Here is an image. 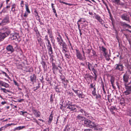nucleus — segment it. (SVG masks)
<instances>
[{
  "mask_svg": "<svg viewBox=\"0 0 131 131\" xmlns=\"http://www.w3.org/2000/svg\"><path fill=\"white\" fill-rule=\"evenodd\" d=\"M88 68L90 70H91L90 67H91V68H92V64L88 62Z\"/></svg>",
  "mask_w": 131,
  "mask_h": 131,
  "instance_id": "41",
  "label": "nucleus"
},
{
  "mask_svg": "<svg viewBox=\"0 0 131 131\" xmlns=\"http://www.w3.org/2000/svg\"><path fill=\"white\" fill-rule=\"evenodd\" d=\"M63 52L64 54V56L66 57V59H70L71 56L69 51L67 50L66 52Z\"/></svg>",
  "mask_w": 131,
  "mask_h": 131,
  "instance_id": "16",
  "label": "nucleus"
},
{
  "mask_svg": "<svg viewBox=\"0 0 131 131\" xmlns=\"http://www.w3.org/2000/svg\"><path fill=\"white\" fill-rule=\"evenodd\" d=\"M13 82H14V83L15 84V85L17 86H19V85L18 83L15 80H13Z\"/></svg>",
  "mask_w": 131,
  "mask_h": 131,
  "instance_id": "48",
  "label": "nucleus"
},
{
  "mask_svg": "<svg viewBox=\"0 0 131 131\" xmlns=\"http://www.w3.org/2000/svg\"><path fill=\"white\" fill-rule=\"evenodd\" d=\"M51 63L52 66V69L53 71V73H54V70L55 69L57 70L58 69V67L56 66L55 63H54L53 62H51Z\"/></svg>",
  "mask_w": 131,
  "mask_h": 131,
  "instance_id": "18",
  "label": "nucleus"
},
{
  "mask_svg": "<svg viewBox=\"0 0 131 131\" xmlns=\"http://www.w3.org/2000/svg\"><path fill=\"white\" fill-rule=\"evenodd\" d=\"M53 118V116L52 115H50L49 117V120L48 121V122L49 123H50L52 119Z\"/></svg>",
  "mask_w": 131,
  "mask_h": 131,
  "instance_id": "36",
  "label": "nucleus"
},
{
  "mask_svg": "<svg viewBox=\"0 0 131 131\" xmlns=\"http://www.w3.org/2000/svg\"><path fill=\"white\" fill-rule=\"evenodd\" d=\"M18 35L16 34H14L11 37V39L12 40H15L17 38V36Z\"/></svg>",
  "mask_w": 131,
  "mask_h": 131,
  "instance_id": "26",
  "label": "nucleus"
},
{
  "mask_svg": "<svg viewBox=\"0 0 131 131\" xmlns=\"http://www.w3.org/2000/svg\"><path fill=\"white\" fill-rule=\"evenodd\" d=\"M94 17L95 19H96L102 25H103L104 23V21L101 18V16L98 14H97L95 13H94Z\"/></svg>",
  "mask_w": 131,
  "mask_h": 131,
  "instance_id": "7",
  "label": "nucleus"
},
{
  "mask_svg": "<svg viewBox=\"0 0 131 131\" xmlns=\"http://www.w3.org/2000/svg\"><path fill=\"white\" fill-rule=\"evenodd\" d=\"M90 88H95V85H93V84L92 83L90 85Z\"/></svg>",
  "mask_w": 131,
  "mask_h": 131,
  "instance_id": "45",
  "label": "nucleus"
},
{
  "mask_svg": "<svg viewBox=\"0 0 131 131\" xmlns=\"http://www.w3.org/2000/svg\"><path fill=\"white\" fill-rule=\"evenodd\" d=\"M39 86L35 87L34 88V91H35L36 90H37L39 88Z\"/></svg>",
  "mask_w": 131,
  "mask_h": 131,
  "instance_id": "51",
  "label": "nucleus"
},
{
  "mask_svg": "<svg viewBox=\"0 0 131 131\" xmlns=\"http://www.w3.org/2000/svg\"><path fill=\"white\" fill-rule=\"evenodd\" d=\"M103 55L106 58V60L107 61H109L111 59L110 58V56L108 54L107 52H106V53H103Z\"/></svg>",
  "mask_w": 131,
  "mask_h": 131,
  "instance_id": "17",
  "label": "nucleus"
},
{
  "mask_svg": "<svg viewBox=\"0 0 131 131\" xmlns=\"http://www.w3.org/2000/svg\"><path fill=\"white\" fill-rule=\"evenodd\" d=\"M94 126L93 127V128L94 130H102V128L100 126L96 125V124H94Z\"/></svg>",
  "mask_w": 131,
  "mask_h": 131,
  "instance_id": "15",
  "label": "nucleus"
},
{
  "mask_svg": "<svg viewBox=\"0 0 131 131\" xmlns=\"http://www.w3.org/2000/svg\"><path fill=\"white\" fill-rule=\"evenodd\" d=\"M115 81V78H114L113 77H112L111 78V79H110V81L111 82V84L112 85V86L113 87V88L114 89H115L116 88L115 86H114V82Z\"/></svg>",
  "mask_w": 131,
  "mask_h": 131,
  "instance_id": "19",
  "label": "nucleus"
},
{
  "mask_svg": "<svg viewBox=\"0 0 131 131\" xmlns=\"http://www.w3.org/2000/svg\"><path fill=\"white\" fill-rule=\"evenodd\" d=\"M94 66L93 67H92V70L93 72H95L96 71H97L94 68Z\"/></svg>",
  "mask_w": 131,
  "mask_h": 131,
  "instance_id": "53",
  "label": "nucleus"
},
{
  "mask_svg": "<svg viewBox=\"0 0 131 131\" xmlns=\"http://www.w3.org/2000/svg\"><path fill=\"white\" fill-rule=\"evenodd\" d=\"M31 81L32 82H33L35 81L36 79V77L34 74L31 76L30 77Z\"/></svg>",
  "mask_w": 131,
  "mask_h": 131,
  "instance_id": "21",
  "label": "nucleus"
},
{
  "mask_svg": "<svg viewBox=\"0 0 131 131\" xmlns=\"http://www.w3.org/2000/svg\"><path fill=\"white\" fill-rule=\"evenodd\" d=\"M58 1L61 3H63L66 4V3L62 1V0H58Z\"/></svg>",
  "mask_w": 131,
  "mask_h": 131,
  "instance_id": "60",
  "label": "nucleus"
},
{
  "mask_svg": "<svg viewBox=\"0 0 131 131\" xmlns=\"http://www.w3.org/2000/svg\"><path fill=\"white\" fill-rule=\"evenodd\" d=\"M53 95L52 94H51L50 95V102L51 103H52L53 102Z\"/></svg>",
  "mask_w": 131,
  "mask_h": 131,
  "instance_id": "42",
  "label": "nucleus"
},
{
  "mask_svg": "<svg viewBox=\"0 0 131 131\" xmlns=\"http://www.w3.org/2000/svg\"><path fill=\"white\" fill-rule=\"evenodd\" d=\"M96 98L98 100H100L101 98V96L100 94L97 95L96 94Z\"/></svg>",
  "mask_w": 131,
  "mask_h": 131,
  "instance_id": "39",
  "label": "nucleus"
},
{
  "mask_svg": "<svg viewBox=\"0 0 131 131\" xmlns=\"http://www.w3.org/2000/svg\"><path fill=\"white\" fill-rule=\"evenodd\" d=\"M77 118L81 121H83L84 119L85 118L81 115H78L77 117Z\"/></svg>",
  "mask_w": 131,
  "mask_h": 131,
  "instance_id": "30",
  "label": "nucleus"
},
{
  "mask_svg": "<svg viewBox=\"0 0 131 131\" xmlns=\"http://www.w3.org/2000/svg\"><path fill=\"white\" fill-rule=\"evenodd\" d=\"M36 36H39L40 35V34L39 33V31H38L37 29V31H36Z\"/></svg>",
  "mask_w": 131,
  "mask_h": 131,
  "instance_id": "54",
  "label": "nucleus"
},
{
  "mask_svg": "<svg viewBox=\"0 0 131 131\" xmlns=\"http://www.w3.org/2000/svg\"><path fill=\"white\" fill-rule=\"evenodd\" d=\"M25 127L24 126H19L15 128L14 129V131H15L16 130H20L21 129Z\"/></svg>",
  "mask_w": 131,
  "mask_h": 131,
  "instance_id": "25",
  "label": "nucleus"
},
{
  "mask_svg": "<svg viewBox=\"0 0 131 131\" xmlns=\"http://www.w3.org/2000/svg\"><path fill=\"white\" fill-rule=\"evenodd\" d=\"M41 63L42 65V67L43 68H44L46 67V63L45 62L43 61V59L42 60L41 62Z\"/></svg>",
  "mask_w": 131,
  "mask_h": 131,
  "instance_id": "34",
  "label": "nucleus"
},
{
  "mask_svg": "<svg viewBox=\"0 0 131 131\" xmlns=\"http://www.w3.org/2000/svg\"><path fill=\"white\" fill-rule=\"evenodd\" d=\"M112 3L117 5H124V4L121 2L120 0H113L112 1Z\"/></svg>",
  "mask_w": 131,
  "mask_h": 131,
  "instance_id": "13",
  "label": "nucleus"
},
{
  "mask_svg": "<svg viewBox=\"0 0 131 131\" xmlns=\"http://www.w3.org/2000/svg\"><path fill=\"white\" fill-rule=\"evenodd\" d=\"M129 78V75L127 73H125L124 75L123 79L124 82V84L127 83L128 82Z\"/></svg>",
  "mask_w": 131,
  "mask_h": 131,
  "instance_id": "10",
  "label": "nucleus"
},
{
  "mask_svg": "<svg viewBox=\"0 0 131 131\" xmlns=\"http://www.w3.org/2000/svg\"><path fill=\"white\" fill-rule=\"evenodd\" d=\"M85 50H86V49L85 48ZM86 50H87V51L86 52V53L88 54H89L91 52V49L90 48H89V49H87Z\"/></svg>",
  "mask_w": 131,
  "mask_h": 131,
  "instance_id": "43",
  "label": "nucleus"
},
{
  "mask_svg": "<svg viewBox=\"0 0 131 131\" xmlns=\"http://www.w3.org/2000/svg\"><path fill=\"white\" fill-rule=\"evenodd\" d=\"M25 6L26 12H27L28 13H30V12L29 10V7L27 4H25Z\"/></svg>",
  "mask_w": 131,
  "mask_h": 131,
  "instance_id": "29",
  "label": "nucleus"
},
{
  "mask_svg": "<svg viewBox=\"0 0 131 131\" xmlns=\"http://www.w3.org/2000/svg\"><path fill=\"white\" fill-rule=\"evenodd\" d=\"M47 33L48 34H50L52 33V32L51 30L49 29H47Z\"/></svg>",
  "mask_w": 131,
  "mask_h": 131,
  "instance_id": "57",
  "label": "nucleus"
},
{
  "mask_svg": "<svg viewBox=\"0 0 131 131\" xmlns=\"http://www.w3.org/2000/svg\"><path fill=\"white\" fill-rule=\"evenodd\" d=\"M77 96L79 98L83 99L84 98V96L82 92H81L77 94Z\"/></svg>",
  "mask_w": 131,
  "mask_h": 131,
  "instance_id": "24",
  "label": "nucleus"
},
{
  "mask_svg": "<svg viewBox=\"0 0 131 131\" xmlns=\"http://www.w3.org/2000/svg\"><path fill=\"white\" fill-rule=\"evenodd\" d=\"M15 124L13 123H11L10 124H6L5 126H4V129H5L7 127L11 126L12 125H14Z\"/></svg>",
  "mask_w": 131,
  "mask_h": 131,
  "instance_id": "37",
  "label": "nucleus"
},
{
  "mask_svg": "<svg viewBox=\"0 0 131 131\" xmlns=\"http://www.w3.org/2000/svg\"><path fill=\"white\" fill-rule=\"evenodd\" d=\"M130 82L128 83L124 84L126 90L124 93L126 95H128L131 93V85H130Z\"/></svg>",
  "mask_w": 131,
  "mask_h": 131,
  "instance_id": "3",
  "label": "nucleus"
},
{
  "mask_svg": "<svg viewBox=\"0 0 131 131\" xmlns=\"http://www.w3.org/2000/svg\"><path fill=\"white\" fill-rule=\"evenodd\" d=\"M103 3L105 5L106 7L107 8V10H108V6L107 4L104 1H103Z\"/></svg>",
  "mask_w": 131,
  "mask_h": 131,
  "instance_id": "49",
  "label": "nucleus"
},
{
  "mask_svg": "<svg viewBox=\"0 0 131 131\" xmlns=\"http://www.w3.org/2000/svg\"><path fill=\"white\" fill-rule=\"evenodd\" d=\"M34 12L35 13V17H36V19L37 20H39L40 18L38 15V12L36 10H35L34 11Z\"/></svg>",
  "mask_w": 131,
  "mask_h": 131,
  "instance_id": "23",
  "label": "nucleus"
},
{
  "mask_svg": "<svg viewBox=\"0 0 131 131\" xmlns=\"http://www.w3.org/2000/svg\"><path fill=\"white\" fill-rule=\"evenodd\" d=\"M73 91L76 93L77 94H77H78L79 93H78V91H79V90H74V89H72Z\"/></svg>",
  "mask_w": 131,
  "mask_h": 131,
  "instance_id": "58",
  "label": "nucleus"
},
{
  "mask_svg": "<svg viewBox=\"0 0 131 131\" xmlns=\"http://www.w3.org/2000/svg\"><path fill=\"white\" fill-rule=\"evenodd\" d=\"M121 25L122 26L125 27H128V28H130L131 27L129 25L126 23L125 22H122L121 23Z\"/></svg>",
  "mask_w": 131,
  "mask_h": 131,
  "instance_id": "22",
  "label": "nucleus"
},
{
  "mask_svg": "<svg viewBox=\"0 0 131 131\" xmlns=\"http://www.w3.org/2000/svg\"><path fill=\"white\" fill-rule=\"evenodd\" d=\"M61 46V47L62 49V52H67V45L65 42H64L62 44Z\"/></svg>",
  "mask_w": 131,
  "mask_h": 131,
  "instance_id": "12",
  "label": "nucleus"
},
{
  "mask_svg": "<svg viewBox=\"0 0 131 131\" xmlns=\"http://www.w3.org/2000/svg\"><path fill=\"white\" fill-rule=\"evenodd\" d=\"M93 89V90H92V93L93 95L95 96L96 95V88H94Z\"/></svg>",
  "mask_w": 131,
  "mask_h": 131,
  "instance_id": "32",
  "label": "nucleus"
},
{
  "mask_svg": "<svg viewBox=\"0 0 131 131\" xmlns=\"http://www.w3.org/2000/svg\"><path fill=\"white\" fill-rule=\"evenodd\" d=\"M128 112L129 113V114H131V108H129L128 110Z\"/></svg>",
  "mask_w": 131,
  "mask_h": 131,
  "instance_id": "61",
  "label": "nucleus"
},
{
  "mask_svg": "<svg viewBox=\"0 0 131 131\" xmlns=\"http://www.w3.org/2000/svg\"><path fill=\"white\" fill-rule=\"evenodd\" d=\"M24 2L23 1H21V2L20 3V6L21 7H23L24 6Z\"/></svg>",
  "mask_w": 131,
  "mask_h": 131,
  "instance_id": "44",
  "label": "nucleus"
},
{
  "mask_svg": "<svg viewBox=\"0 0 131 131\" xmlns=\"http://www.w3.org/2000/svg\"><path fill=\"white\" fill-rule=\"evenodd\" d=\"M57 41L58 42H60V41L61 40V39L59 37H57Z\"/></svg>",
  "mask_w": 131,
  "mask_h": 131,
  "instance_id": "64",
  "label": "nucleus"
},
{
  "mask_svg": "<svg viewBox=\"0 0 131 131\" xmlns=\"http://www.w3.org/2000/svg\"><path fill=\"white\" fill-rule=\"evenodd\" d=\"M103 3L105 5L106 7L107 8V10H108V6L107 4L104 1H103Z\"/></svg>",
  "mask_w": 131,
  "mask_h": 131,
  "instance_id": "50",
  "label": "nucleus"
},
{
  "mask_svg": "<svg viewBox=\"0 0 131 131\" xmlns=\"http://www.w3.org/2000/svg\"><path fill=\"white\" fill-rule=\"evenodd\" d=\"M47 41V43H46L47 46L49 45H51L50 42L49 40H48V41Z\"/></svg>",
  "mask_w": 131,
  "mask_h": 131,
  "instance_id": "63",
  "label": "nucleus"
},
{
  "mask_svg": "<svg viewBox=\"0 0 131 131\" xmlns=\"http://www.w3.org/2000/svg\"><path fill=\"white\" fill-rule=\"evenodd\" d=\"M84 123L86 126L89 127L90 128H93V127L95 126L94 125H95L94 122L88 119L84 120Z\"/></svg>",
  "mask_w": 131,
  "mask_h": 131,
  "instance_id": "4",
  "label": "nucleus"
},
{
  "mask_svg": "<svg viewBox=\"0 0 131 131\" xmlns=\"http://www.w3.org/2000/svg\"><path fill=\"white\" fill-rule=\"evenodd\" d=\"M37 40L40 46H41L42 45L41 39L40 38L38 37L37 38Z\"/></svg>",
  "mask_w": 131,
  "mask_h": 131,
  "instance_id": "31",
  "label": "nucleus"
},
{
  "mask_svg": "<svg viewBox=\"0 0 131 131\" xmlns=\"http://www.w3.org/2000/svg\"><path fill=\"white\" fill-rule=\"evenodd\" d=\"M121 17L123 20L130 21L128 16L127 13H124L121 16Z\"/></svg>",
  "mask_w": 131,
  "mask_h": 131,
  "instance_id": "11",
  "label": "nucleus"
},
{
  "mask_svg": "<svg viewBox=\"0 0 131 131\" xmlns=\"http://www.w3.org/2000/svg\"><path fill=\"white\" fill-rule=\"evenodd\" d=\"M6 49L7 52H9V53H13L15 51V50L13 48V46L10 45H8L6 47Z\"/></svg>",
  "mask_w": 131,
  "mask_h": 131,
  "instance_id": "6",
  "label": "nucleus"
},
{
  "mask_svg": "<svg viewBox=\"0 0 131 131\" xmlns=\"http://www.w3.org/2000/svg\"><path fill=\"white\" fill-rule=\"evenodd\" d=\"M0 85L6 88H8L9 86L8 84L1 81H0Z\"/></svg>",
  "mask_w": 131,
  "mask_h": 131,
  "instance_id": "14",
  "label": "nucleus"
},
{
  "mask_svg": "<svg viewBox=\"0 0 131 131\" xmlns=\"http://www.w3.org/2000/svg\"><path fill=\"white\" fill-rule=\"evenodd\" d=\"M115 69L120 71H122L124 70V66L122 64H116L115 65Z\"/></svg>",
  "mask_w": 131,
  "mask_h": 131,
  "instance_id": "8",
  "label": "nucleus"
},
{
  "mask_svg": "<svg viewBox=\"0 0 131 131\" xmlns=\"http://www.w3.org/2000/svg\"><path fill=\"white\" fill-rule=\"evenodd\" d=\"M64 42V41L63 39H62V40H61L60 41V42H58V44H59L60 46H61L62 44Z\"/></svg>",
  "mask_w": 131,
  "mask_h": 131,
  "instance_id": "46",
  "label": "nucleus"
},
{
  "mask_svg": "<svg viewBox=\"0 0 131 131\" xmlns=\"http://www.w3.org/2000/svg\"><path fill=\"white\" fill-rule=\"evenodd\" d=\"M82 53L83 54V56H84V58H83L84 59V60H85L86 59V58L85 57V52L83 50H82Z\"/></svg>",
  "mask_w": 131,
  "mask_h": 131,
  "instance_id": "56",
  "label": "nucleus"
},
{
  "mask_svg": "<svg viewBox=\"0 0 131 131\" xmlns=\"http://www.w3.org/2000/svg\"><path fill=\"white\" fill-rule=\"evenodd\" d=\"M32 112L34 115H39L40 112L34 109H32Z\"/></svg>",
  "mask_w": 131,
  "mask_h": 131,
  "instance_id": "27",
  "label": "nucleus"
},
{
  "mask_svg": "<svg viewBox=\"0 0 131 131\" xmlns=\"http://www.w3.org/2000/svg\"><path fill=\"white\" fill-rule=\"evenodd\" d=\"M47 46V49H48V50L52 48L51 45H48V46Z\"/></svg>",
  "mask_w": 131,
  "mask_h": 131,
  "instance_id": "62",
  "label": "nucleus"
},
{
  "mask_svg": "<svg viewBox=\"0 0 131 131\" xmlns=\"http://www.w3.org/2000/svg\"><path fill=\"white\" fill-rule=\"evenodd\" d=\"M84 18H81L78 21V22H80L81 21H83L84 22Z\"/></svg>",
  "mask_w": 131,
  "mask_h": 131,
  "instance_id": "52",
  "label": "nucleus"
},
{
  "mask_svg": "<svg viewBox=\"0 0 131 131\" xmlns=\"http://www.w3.org/2000/svg\"><path fill=\"white\" fill-rule=\"evenodd\" d=\"M66 107L70 110L74 111L75 112L77 111L75 107H79L78 106L75 105H72V103L69 101L66 104Z\"/></svg>",
  "mask_w": 131,
  "mask_h": 131,
  "instance_id": "2",
  "label": "nucleus"
},
{
  "mask_svg": "<svg viewBox=\"0 0 131 131\" xmlns=\"http://www.w3.org/2000/svg\"><path fill=\"white\" fill-rule=\"evenodd\" d=\"M48 53L49 56L53 54V50L52 48L48 50Z\"/></svg>",
  "mask_w": 131,
  "mask_h": 131,
  "instance_id": "35",
  "label": "nucleus"
},
{
  "mask_svg": "<svg viewBox=\"0 0 131 131\" xmlns=\"http://www.w3.org/2000/svg\"><path fill=\"white\" fill-rule=\"evenodd\" d=\"M16 5L15 3L13 4L11 6L12 8L11 9V11L13 13H15V8H16Z\"/></svg>",
  "mask_w": 131,
  "mask_h": 131,
  "instance_id": "20",
  "label": "nucleus"
},
{
  "mask_svg": "<svg viewBox=\"0 0 131 131\" xmlns=\"http://www.w3.org/2000/svg\"><path fill=\"white\" fill-rule=\"evenodd\" d=\"M45 39L46 41L49 40L48 38L47 35H46L45 37Z\"/></svg>",
  "mask_w": 131,
  "mask_h": 131,
  "instance_id": "59",
  "label": "nucleus"
},
{
  "mask_svg": "<svg viewBox=\"0 0 131 131\" xmlns=\"http://www.w3.org/2000/svg\"><path fill=\"white\" fill-rule=\"evenodd\" d=\"M51 6L53 10V12L55 11H56V10L55 9V6L54 5V4L52 3L51 4Z\"/></svg>",
  "mask_w": 131,
  "mask_h": 131,
  "instance_id": "38",
  "label": "nucleus"
},
{
  "mask_svg": "<svg viewBox=\"0 0 131 131\" xmlns=\"http://www.w3.org/2000/svg\"><path fill=\"white\" fill-rule=\"evenodd\" d=\"M99 48H100L101 50L104 52V53H106V52H107L106 51V49L103 46H102L101 47H99Z\"/></svg>",
  "mask_w": 131,
  "mask_h": 131,
  "instance_id": "28",
  "label": "nucleus"
},
{
  "mask_svg": "<svg viewBox=\"0 0 131 131\" xmlns=\"http://www.w3.org/2000/svg\"><path fill=\"white\" fill-rule=\"evenodd\" d=\"M116 109V108L114 107H110V111L111 112H112V114H114V112L113 111V110H115Z\"/></svg>",
  "mask_w": 131,
  "mask_h": 131,
  "instance_id": "33",
  "label": "nucleus"
},
{
  "mask_svg": "<svg viewBox=\"0 0 131 131\" xmlns=\"http://www.w3.org/2000/svg\"><path fill=\"white\" fill-rule=\"evenodd\" d=\"M76 55L77 58L80 60H83L84 59L80 51L78 49H75Z\"/></svg>",
  "mask_w": 131,
  "mask_h": 131,
  "instance_id": "5",
  "label": "nucleus"
},
{
  "mask_svg": "<svg viewBox=\"0 0 131 131\" xmlns=\"http://www.w3.org/2000/svg\"><path fill=\"white\" fill-rule=\"evenodd\" d=\"M59 75L60 78V79H61V80H63L64 79H66L64 75Z\"/></svg>",
  "mask_w": 131,
  "mask_h": 131,
  "instance_id": "47",
  "label": "nucleus"
},
{
  "mask_svg": "<svg viewBox=\"0 0 131 131\" xmlns=\"http://www.w3.org/2000/svg\"><path fill=\"white\" fill-rule=\"evenodd\" d=\"M10 30L8 28L4 27L0 30V41H2L10 33Z\"/></svg>",
  "mask_w": 131,
  "mask_h": 131,
  "instance_id": "1",
  "label": "nucleus"
},
{
  "mask_svg": "<svg viewBox=\"0 0 131 131\" xmlns=\"http://www.w3.org/2000/svg\"><path fill=\"white\" fill-rule=\"evenodd\" d=\"M57 33H58V36L60 37V38L61 39V40H62V37L61 36L59 32H57Z\"/></svg>",
  "mask_w": 131,
  "mask_h": 131,
  "instance_id": "55",
  "label": "nucleus"
},
{
  "mask_svg": "<svg viewBox=\"0 0 131 131\" xmlns=\"http://www.w3.org/2000/svg\"><path fill=\"white\" fill-rule=\"evenodd\" d=\"M2 25H5L9 23V18L8 16H6L1 21Z\"/></svg>",
  "mask_w": 131,
  "mask_h": 131,
  "instance_id": "9",
  "label": "nucleus"
},
{
  "mask_svg": "<svg viewBox=\"0 0 131 131\" xmlns=\"http://www.w3.org/2000/svg\"><path fill=\"white\" fill-rule=\"evenodd\" d=\"M49 56L50 57V59L51 60V62H53V61L54 60L53 58L54 57V56L53 55H52L51 54V55L50 56Z\"/></svg>",
  "mask_w": 131,
  "mask_h": 131,
  "instance_id": "40",
  "label": "nucleus"
}]
</instances>
